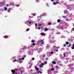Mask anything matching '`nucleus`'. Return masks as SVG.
<instances>
[{
  "label": "nucleus",
  "mask_w": 74,
  "mask_h": 74,
  "mask_svg": "<svg viewBox=\"0 0 74 74\" xmlns=\"http://www.w3.org/2000/svg\"><path fill=\"white\" fill-rule=\"evenodd\" d=\"M39 42L41 44H44V41L42 39H41L40 40Z\"/></svg>",
  "instance_id": "nucleus-1"
},
{
  "label": "nucleus",
  "mask_w": 74,
  "mask_h": 74,
  "mask_svg": "<svg viewBox=\"0 0 74 74\" xmlns=\"http://www.w3.org/2000/svg\"><path fill=\"white\" fill-rule=\"evenodd\" d=\"M11 71L12 72V73L13 74H14V73H15V70H11Z\"/></svg>",
  "instance_id": "nucleus-2"
},
{
  "label": "nucleus",
  "mask_w": 74,
  "mask_h": 74,
  "mask_svg": "<svg viewBox=\"0 0 74 74\" xmlns=\"http://www.w3.org/2000/svg\"><path fill=\"white\" fill-rule=\"evenodd\" d=\"M35 68L36 71H39V69L36 66L35 67Z\"/></svg>",
  "instance_id": "nucleus-3"
},
{
  "label": "nucleus",
  "mask_w": 74,
  "mask_h": 74,
  "mask_svg": "<svg viewBox=\"0 0 74 74\" xmlns=\"http://www.w3.org/2000/svg\"><path fill=\"white\" fill-rule=\"evenodd\" d=\"M3 37L5 38H8V36L7 35H5L3 36Z\"/></svg>",
  "instance_id": "nucleus-4"
},
{
  "label": "nucleus",
  "mask_w": 74,
  "mask_h": 74,
  "mask_svg": "<svg viewBox=\"0 0 74 74\" xmlns=\"http://www.w3.org/2000/svg\"><path fill=\"white\" fill-rule=\"evenodd\" d=\"M40 34L41 35L43 36H44V35H45V33H41Z\"/></svg>",
  "instance_id": "nucleus-5"
},
{
  "label": "nucleus",
  "mask_w": 74,
  "mask_h": 74,
  "mask_svg": "<svg viewBox=\"0 0 74 74\" xmlns=\"http://www.w3.org/2000/svg\"><path fill=\"white\" fill-rule=\"evenodd\" d=\"M60 21H61V20L58 19L57 20V22L58 23H60Z\"/></svg>",
  "instance_id": "nucleus-6"
},
{
  "label": "nucleus",
  "mask_w": 74,
  "mask_h": 74,
  "mask_svg": "<svg viewBox=\"0 0 74 74\" xmlns=\"http://www.w3.org/2000/svg\"><path fill=\"white\" fill-rule=\"evenodd\" d=\"M11 9L10 8H9L8 9V12H10V11H11Z\"/></svg>",
  "instance_id": "nucleus-7"
},
{
  "label": "nucleus",
  "mask_w": 74,
  "mask_h": 74,
  "mask_svg": "<svg viewBox=\"0 0 74 74\" xmlns=\"http://www.w3.org/2000/svg\"><path fill=\"white\" fill-rule=\"evenodd\" d=\"M52 63H53V64H56V62H55V61H53L52 62Z\"/></svg>",
  "instance_id": "nucleus-8"
},
{
  "label": "nucleus",
  "mask_w": 74,
  "mask_h": 74,
  "mask_svg": "<svg viewBox=\"0 0 74 74\" xmlns=\"http://www.w3.org/2000/svg\"><path fill=\"white\" fill-rule=\"evenodd\" d=\"M32 42V43H34V42H35V40H32L31 41Z\"/></svg>",
  "instance_id": "nucleus-9"
},
{
  "label": "nucleus",
  "mask_w": 74,
  "mask_h": 74,
  "mask_svg": "<svg viewBox=\"0 0 74 74\" xmlns=\"http://www.w3.org/2000/svg\"><path fill=\"white\" fill-rule=\"evenodd\" d=\"M37 73H40V74H42V73L41 72V71H38L37 72Z\"/></svg>",
  "instance_id": "nucleus-10"
},
{
  "label": "nucleus",
  "mask_w": 74,
  "mask_h": 74,
  "mask_svg": "<svg viewBox=\"0 0 74 74\" xmlns=\"http://www.w3.org/2000/svg\"><path fill=\"white\" fill-rule=\"evenodd\" d=\"M45 32H46V31H48V28H45Z\"/></svg>",
  "instance_id": "nucleus-11"
},
{
  "label": "nucleus",
  "mask_w": 74,
  "mask_h": 74,
  "mask_svg": "<svg viewBox=\"0 0 74 74\" xmlns=\"http://www.w3.org/2000/svg\"><path fill=\"white\" fill-rule=\"evenodd\" d=\"M16 61H17L16 60V59H14V60L13 61V62H14V63L15 62H16Z\"/></svg>",
  "instance_id": "nucleus-12"
},
{
  "label": "nucleus",
  "mask_w": 74,
  "mask_h": 74,
  "mask_svg": "<svg viewBox=\"0 0 74 74\" xmlns=\"http://www.w3.org/2000/svg\"><path fill=\"white\" fill-rule=\"evenodd\" d=\"M39 67H43V66L41 64H40V65H39Z\"/></svg>",
  "instance_id": "nucleus-13"
},
{
  "label": "nucleus",
  "mask_w": 74,
  "mask_h": 74,
  "mask_svg": "<svg viewBox=\"0 0 74 74\" xmlns=\"http://www.w3.org/2000/svg\"><path fill=\"white\" fill-rule=\"evenodd\" d=\"M32 45L33 46H34L35 45H36V43H33L32 44Z\"/></svg>",
  "instance_id": "nucleus-14"
},
{
  "label": "nucleus",
  "mask_w": 74,
  "mask_h": 74,
  "mask_svg": "<svg viewBox=\"0 0 74 74\" xmlns=\"http://www.w3.org/2000/svg\"><path fill=\"white\" fill-rule=\"evenodd\" d=\"M15 71H18V69H15Z\"/></svg>",
  "instance_id": "nucleus-15"
},
{
  "label": "nucleus",
  "mask_w": 74,
  "mask_h": 74,
  "mask_svg": "<svg viewBox=\"0 0 74 74\" xmlns=\"http://www.w3.org/2000/svg\"><path fill=\"white\" fill-rule=\"evenodd\" d=\"M66 45H67V44H69V42H66Z\"/></svg>",
  "instance_id": "nucleus-16"
},
{
  "label": "nucleus",
  "mask_w": 74,
  "mask_h": 74,
  "mask_svg": "<svg viewBox=\"0 0 74 74\" xmlns=\"http://www.w3.org/2000/svg\"><path fill=\"white\" fill-rule=\"evenodd\" d=\"M53 4L54 5H56V3L55 2H53Z\"/></svg>",
  "instance_id": "nucleus-17"
},
{
  "label": "nucleus",
  "mask_w": 74,
  "mask_h": 74,
  "mask_svg": "<svg viewBox=\"0 0 74 74\" xmlns=\"http://www.w3.org/2000/svg\"><path fill=\"white\" fill-rule=\"evenodd\" d=\"M71 46V44H69V45L68 46V47H70Z\"/></svg>",
  "instance_id": "nucleus-18"
},
{
  "label": "nucleus",
  "mask_w": 74,
  "mask_h": 74,
  "mask_svg": "<svg viewBox=\"0 0 74 74\" xmlns=\"http://www.w3.org/2000/svg\"><path fill=\"white\" fill-rule=\"evenodd\" d=\"M54 69L53 68H51V70H52V71H53V70H54Z\"/></svg>",
  "instance_id": "nucleus-19"
},
{
  "label": "nucleus",
  "mask_w": 74,
  "mask_h": 74,
  "mask_svg": "<svg viewBox=\"0 0 74 74\" xmlns=\"http://www.w3.org/2000/svg\"><path fill=\"white\" fill-rule=\"evenodd\" d=\"M36 15V13H34L33 15V16H35V15Z\"/></svg>",
  "instance_id": "nucleus-20"
},
{
  "label": "nucleus",
  "mask_w": 74,
  "mask_h": 74,
  "mask_svg": "<svg viewBox=\"0 0 74 74\" xmlns=\"http://www.w3.org/2000/svg\"><path fill=\"white\" fill-rule=\"evenodd\" d=\"M48 25H51V23H49Z\"/></svg>",
  "instance_id": "nucleus-21"
},
{
  "label": "nucleus",
  "mask_w": 74,
  "mask_h": 74,
  "mask_svg": "<svg viewBox=\"0 0 74 74\" xmlns=\"http://www.w3.org/2000/svg\"><path fill=\"white\" fill-rule=\"evenodd\" d=\"M26 30L27 31V32L29 31V28H27V29Z\"/></svg>",
  "instance_id": "nucleus-22"
},
{
  "label": "nucleus",
  "mask_w": 74,
  "mask_h": 74,
  "mask_svg": "<svg viewBox=\"0 0 74 74\" xmlns=\"http://www.w3.org/2000/svg\"><path fill=\"white\" fill-rule=\"evenodd\" d=\"M7 10V8H5V11H6V10Z\"/></svg>",
  "instance_id": "nucleus-23"
},
{
  "label": "nucleus",
  "mask_w": 74,
  "mask_h": 74,
  "mask_svg": "<svg viewBox=\"0 0 74 74\" xmlns=\"http://www.w3.org/2000/svg\"><path fill=\"white\" fill-rule=\"evenodd\" d=\"M53 51H51V54H53Z\"/></svg>",
  "instance_id": "nucleus-24"
},
{
  "label": "nucleus",
  "mask_w": 74,
  "mask_h": 74,
  "mask_svg": "<svg viewBox=\"0 0 74 74\" xmlns=\"http://www.w3.org/2000/svg\"><path fill=\"white\" fill-rule=\"evenodd\" d=\"M41 29V28H40V27H39L38 28V30H40V29Z\"/></svg>",
  "instance_id": "nucleus-25"
},
{
  "label": "nucleus",
  "mask_w": 74,
  "mask_h": 74,
  "mask_svg": "<svg viewBox=\"0 0 74 74\" xmlns=\"http://www.w3.org/2000/svg\"><path fill=\"white\" fill-rule=\"evenodd\" d=\"M72 49H74V47H72Z\"/></svg>",
  "instance_id": "nucleus-26"
},
{
  "label": "nucleus",
  "mask_w": 74,
  "mask_h": 74,
  "mask_svg": "<svg viewBox=\"0 0 74 74\" xmlns=\"http://www.w3.org/2000/svg\"><path fill=\"white\" fill-rule=\"evenodd\" d=\"M42 66H44V63H42L41 64Z\"/></svg>",
  "instance_id": "nucleus-27"
},
{
  "label": "nucleus",
  "mask_w": 74,
  "mask_h": 74,
  "mask_svg": "<svg viewBox=\"0 0 74 74\" xmlns=\"http://www.w3.org/2000/svg\"><path fill=\"white\" fill-rule=\"evenodd\" d=\"M37 26V23H36L35 24V26L36 27V26Z\"/></svg>",
  "instance_id": "nucleus-28"
},
{
  "label": "nucleus",
  "mask_w": 74,
  "mask_h": 74,
  "mask_svg": "<svg viewBox=\"0 0 74 74\" xmlns=\"http://www.w3.org/2000/svg\"><path fill=\"white\" fill-rule=\"evenodd\" d=\"M42 25L41 24H39L38 25V26H41Z\"/></svg>",
  "instance_id": "nucleus-29"
},
{
  "label": "nucleus",
  "mask_w": 74,
  "mask_h": 74,
  "mask_svg": "<svg viewBox=\"0 0 74 74\" xmlns=\"http://www.w3.org/2000/svg\"><path fill=\"white\" fill-rule=\"evenodd\" d=\"M24 58H23V57L21 58L22 60H24Z\"/></svg>",
  "instance_id": "nucleus-30"
},
{
  "label": "nucleus",
  "mask_w": 74,
  "mask_h": 74,
  "mask_svg": "<svg viewBox=\"0 0 74 74\" xmlns=\"http://www.w3.org/2000/svg\"><path fill=\"white\" fill-rule=\"evenodd\" d=\"M45 64H47V62H46L45 61L44 62Z\"/></svg>",
  "instance_id": "nucleus-31"
},
{
  "label": "nucleus",
  "mask_w": 74,
  "mask_h": 74,
  "mask_svg": "<svg viewBox=\"0 0 74 74\" xmlns=\"http://www.w3.org/2000/svg\"><path fill=\"white\" fill-rule=\"evenodd\" d=\"M21 74H22V73H23V71H21Z\"/></svg>",
  "instance_id": "nucleus-32"
},
{
  "label": "nucleus",
  "mask_w": 74,
  "mask_h": 74,
  "mask_svg": "<svg viewBox=\"0 0 74 74\" xmlns=\"http://www.w3.org/2000/svg\"><path fill=\"white\" fill-rule=\"evenodd\" d=\"M32 60H34V58H32Z\"/></svg>",
  "instance_id": "nucleus-33"
},
{
  "label": "nucleus",
  "mask_w": 74,
  "mask_h": 74,
  "mask_svg": "<svg viewBox=\"0 0 74 74\" xmlns=\"http://www.w3.org/2000/svg\"><path fill=\"white\" fill-rule=\"evenodd\" d=\"M56 4L59 3V2H57V1H56Z\"/></svg>",
  "instance_id": "nucleus-34"
},
{
  "label": "nucleus",
  "mask_w": 74,
  "mask_h": 74,
  "mask_svg": "<svg viewBox=\"0 0 74 74\" xmlns=\"http://www.w3.org/2000/svg\"><path fill=\"white\" fill-rule=\"evenodd\" d=\"M62 17H63V18H66V16H62Z\"/></svg>",
  "instance_id": "nucleus-35"
},
{
  "label": "nucleus",
  "mask_w": 74,
  "mask_h": 74,
  "mask_svg": "<svg viewBox=\"0 0 74 74\" xmlns=\"http://www.w3.org/2000/svg\"><path fill=\"white\" fill-rule=\"evenodd\" d=\"M66 45L64 44V45L63 47H66Z\"/></svg>",
  "instance_id": "nucleus-36"
},
{
  "label": "nucleus",
  "mask_w": 74,
  "mask_h": 74,
  "mask_svg": "<svg viewBox=\"0 0 74 74\" xmlns=\"http://www.w3.org/2000/svg\"><path fill=\"white\" fill-rule=\"evenodd\" d=\"M19 60H21V58H19L18 59Z\"/></svg>",
  "instance_id": "nucleus-37"
},
{
  "label": "nucleus",
  "mask_w": 74,
  "mask_h": 74,
  "mask_svg": "<svg viewBox=\"0 0 74 74\" xmlns=\"http://www.w3.org/2000/svg\"><path fill=\"white\" fill-rule=\"evenodd\" d=\"M32 23V22H30V21H29V24H30V23Z\"/></svg>",
  "instance_id": "nucleus-38"
},
{
  "label": "nucleus",
  "mask_w": 74,
  "mask_h": 74,
  "mask_svg": "<svg viewBox=\"0 0 74 74\" xmlns=\"http://www.w3.org/2000/svg\"><path fill=\"white\" fill-rule=\"evenodd\" d=\"M64 56L65 57L66 56V55H65V54L64 53Z\"/></svg>",
  "instance_id": "nucleus-39"
},
{
  "label": "nucleus",
  "mask_w": 74,
  "mask_h": 74,
  "mask_svg": "<svg viewBox=\"0 0 74 74\" xmlns=\"http://www.w3.org/2000/svg\"><path fill=\"white\" fill-rule=\"evenodd\" d=\"M56 52H58V50L56 49Z\"/></svg>",
  "instance_id": "nucleus-40"
},
{
  "label": "nucleus",
  "mask_w": 74,
  "mask_h": 74,
  "mask_svg": "<svg viewBox=\"0 0 74 74\" xmlns=\"http://www.w3.org/2000/svg\"><path fill=\"white\" fill-rule=\"evenodd\" d=\"M7 7H8V5H6Z\"/></svg>",
  "instance_id": "nucleus-41"
},
{
  "label": "nucleus",
  "mask_w": 74,
  "mask_h": 74,
  "mask_svg": "<svg viewBox=\"0 0 74 74\" xmlns=\"http://www.w3.org/2000/svg\"><path fill=\"white\" fill-rule=\"evenodd\" d=\"M46 60H47V59H48V58H46Z\"/></svg>",
  "instance_id": "nucleus-42"
},
{
  "label": "nucleus",
  "mask_w": 74,
  "mask_h": 74,
  "mask_svg": "<svg viewBox=\"0 0 74 74\" xmlns=\"http://www.w3.org/2000/svg\"><path fill=\"white\" fill-rule=\"evenodd\" d=\"M73 31H74V28H73Z\"/></svg>",
  "instance_id": "nucleus-43"
},
{
  "label": "nucleus",
  "mask_w": 74,
  "mask_h": 74,
  "mask_svg": "<svg viewBox=\"0 0 74 74\" xmlns=\"http://www.w3.org/2000/svg\"><path fill=\"white\" fill-rule=\"evenodd\" d=\"M73 47H74V44H73Z\"/></svg>",
  "instance_id": "nucleus-44"
},
{
  "label": "nucleus",
  "mask_w": 74,
  "mask_h": 74,
  "mask_svg": "<svg viewBox=\"0 0 74 74\" xmlns=\"http://www.w3.org/2000/svg\"><path fill=\"white\" fill-rule=\"evenodd\" d=\"M51 1H53V0H51Z\"/></svg>",
  "instance_id": "nucleus-45"
},
{
  "label": "nucleus",
  "mask_w": 74,
  "mask_h": 74,
  "mask_svg": "<svg viewBox=\"0 0 74 74\" xmlns=\"http://www.w3.org/2000/svg\"><path fill=\"white\" fill-rule=\"evenodd\" d=\"M41 16H42V15H41Z\"/></svg>",
  "instance_id": "nucleus-46"
}]
</instances>
